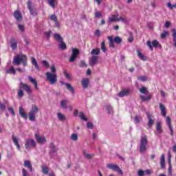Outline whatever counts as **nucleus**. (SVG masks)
<instances>
[{
    "label": "nucleus",
    "mask_w": 176,
    "mask_h": 176,
    "mask_svg": "<svg viewBox=\"0 0 176 176\" xmlns=\"http://www.w3.org/2000/svg\"><path fill=\"white\" fill-rule=\"evenodd\" d=\"M109 41V47H115V43H113V38L111 36L108 37Z\"/></svg>",
    "instance_id": "ea45409f"
},
{
    "label": "nucleus",
    "mask_w": 176,
    "mask_h": 176,
    "mask_svg": "<svg viewBox=\"0 0 176 176\" xmlns=\"http://www.w3.org/2000/svg\"><path fill=\"white\" fill-rule=\"evenodd\" d=\"M78 54H79V50L76 48H74L72 50V56L69 60V63H74L75 60H76V58L78 57Z\"/></svg>",
    "instance_id": "9d476101"
},
{
    "label": "nucleus",
    "mask_w": 176,
    "mask_h": 176,
    "mask_svg": "<svg viewBox=\"0 0 176 176\" xmlns=\"http://www.w3.org/2000/svg\"><path fill=\"white\" fill-rule=\"evenodd\" d=\"M139 91H140V93H141V94H144V95H146V94H148V93H149V91L145 87H142L139 89Z\"/></svg>",
    "instance_id": "c756f323"
},
{
    "label": "nucleus",
    "mask_w": 176,
    "mask_h": 176,
    "mask_svg": "<svg viewBox=\"0 0 176 176\" xmlns=\"http://www.w3.org/2000/svg\"><path fill=\"white\" fill-rule=\"evenodd\" d=\"M57 118L60 122H64V120H67V117H65V115L60 112L57 113Z\"/></svg>",
    "instance_id": "b1692460"
},
{
    "label": "nucleus",
    "mask_w": 176,
    "mask_h": 176,
    "mask_svg": "<svg viewBox=\"0 0 176 176\" xmlns=\"http://www.w3.org/2000/svg\"><path fill=\"white\" fill-rule=\"evenodd\" d=\"M36 146V144L35 141L32 139H28L25 143V149L28 150L31 148H35Z\"/></svg>",
    "instance_id": "423d86ee"
},
{
    "label": "nucleus",
    "mask_w": 176,
    "mask_h": 176,
    "mask_svg": "<svg viewBox=\"0 0 176 176\" xmlns=\"http://www.w3.org/2000/svg\"><path fill=\"white\" fill-rule=\"evenodd\" d=\"M101 50H100V48H95L92 50V51L91 52V56H98Z\"/></svg>",
    "instance_id": "c85d7f7f"
},
{
    "label": "nucleus",
    "mask_w": 176,
    "mask_h": 176,
    "mask_svg": "<svg viewBox=\"0 0 176 176\" xmlns=\"http://www.w3.org/2000/svg\"><path fill=\"white\" fill-rule=\"evenodd\" d=\"M18 28L19 31H21L22 32H24V25H18Z\"/></svg>",
    "instance_id": "e2e57ef3"
},
{
    "label": "nucleus",
    "mask_w": 176,
    "mask_h": 176,
    "mask_svg": "<svg viewBox=\"0 0 176 176\" xmlns=\"http://www.w3.org/2000/svg\"><path fill=\"white\" fill-rule=\"evenodd\" d=\"M166 120V124H167L168 127L171 126V118H170V117L167 116Z\"/></svg>",
    "instance_id": "8fccbe9b"
},
{
    "label": "nucleus",
    "mask_w": 176,
    "mask_h": 176,
    "mask_svg": "<svg viewBox=\"0 0 176 176\" xmlns=\"http://www.w3.org/2000/svg\"><path fill=\"white\" fill-rule=\"evenodd\" d=\"M12 140L14 144V145L16 146L18 151H21V148L20 147V144H19V139L16 138V136L12 135Z\"/></svg>",
    "instance_id": "6ab92c4d"
},
{
    "label": "nucleus",
    "mask_w": 176,
    "mask_h": 176,
    "mask_svg": "<svg viewBox=\"0 0 176 176\" xmlns=\"http://www.w3.org/2000/svg\"><path fill=\"white\" fill-rule=\"evenodd\" d=\"M138 56L140 57V59H142L143 61H146V57L140 52V50H138Z\"/></svg>",
    "instance_id": "4c0bfd02"
},
{
    "label": "nucleus",
    "mask_w": 176,
    "mask_h": 176,
    "mask_svg": "<svg viewBox=\"0 0 176 176\" xmlns=\"http://www.w3.org/2000/svg\"><path fill=\"white\" fill-rule=\"evenodd\" d=\"M51 74H57L56 70V66L54 65H51Z\"/></svg>",
    "instance_id": "3c124183"
},
{
    "label": "nucleus",
    "mask_w": 176,
    "mask_h": 176,
    "mask_svg": "<svg viewBox=\"0 0 176 176\" xmlns=\"http://www.w3.org/2000/svg\"><path fill=\"white\" fill-rule=\"evenodd\" d=\"M23 90H25L28 96H32L33 91L31 87L27 84L21 82L19 85V89L18 91V97H19V98H21L24 96Z\"/></svg>",
    "instance_id": "f257e3e1"
},
{
    "label": "nucleus",
    "mask_w": 176,
    "mask_h": 176,
    "mask_svg": "<svg viewBox=\"0 0 176 176\" xmlns=\"http://www.w3.org/2000/svg\"><path fill=\"white\" fill-rule=\"evenodd\" d=\"M64 75L66 78V79H71V76L68 74L67 71L64 72Z\"/></svg>",
    "instance_id": "338daca9"
},
{
    "label": "nucleus",
    "mask_w": 176,
    "mask_h": 176,
    "mask_svg": "<svg viewBox=\"0 0 176 176\" xmlns=\"http://www.w3.org/2000/svg\"><path fill=\"white\" fill-rule=\"evenodd\" d=\"M80 68H86L87 67V63L85 60H81L79 64Z\"/></svg>",
    "instance_id": "37998d69"
},
{
    "label": "nucleus",
    "mask_w": 176,
    "mask_h": 176,
    "mask_svg": "<svg viewBox=\"0 0 176 176\" xmlns=\"http://www.w3.org/2000/svg\"><path fill=\"white\" fill-rule=\"evenodd\" d=\"M71 140H72V141H78V135L76 133L72 134Z\"/></svg>",
    "instance_id": "09e8293b"
},
{
    "label": "nucleus",
    "mask_w": 176,
    "mask_h": 176,
    "mask_svg": "<svg viewBox=\"0 0 176 176\" xmlns=\"http://www.w3.org/2000/svg\"><path fill=\"white\" fill-rule=\"evenodd\" d=\"M118 16L119 14L112 15V17L109 18V23H113V21H118Z\"/></svg>",
    "instance_id": "bb28decb"
},
{
    "label": "nucleus",
    "mask_w": 176,
    "mask_h": 176,
    "mask_svg": "<svg viewBox=\"0 0 176 176\" xmlns=\"http://www.w3.org/2000/svg\"><path fill=\"white\" fill-rule=\"evenodd\" d=\"M107 168H110V170H113V171L118 172V174H120V175H123V170H122V169H120V168L118 165L109 164H107Z\"/></svg>",
    "instance_id": "0eeeda50"
},
{
    "label": "nucleus",
    "mask_w": 176,
    "mask_h": 176,
    "mask_svg": "<svg viewBox=\"0 0 176 176\" xmlns=\"http://www.w3.org/2000/svg\"><path fill=\"white\" fill-rule=\"evenodd\" d=\"M24 166L28 168L30 171V173H32V165L31 164V162L28 160H25L24 161Z\"/></svg>",
    "instance_id": "4be33fe9"
},
{
    "label": "nucleus",
    "mask_w": 176,
    "mask_h": 176,
    "mask_svg": "<svg viewBox=\"0 0 176 176\" xmlns=\"http://www.w3.org/2000/svg\"><path fill=\"white\" fill-rule=\"evenodd\" d=\"M6 74H12L13 75H16V69H14V67L12 66L10 69L6 70Z\"/></svg>",
    "instance_id": "c9c22d12"
},
{
    "label": "nucleus",
    "mask_w": 176,
    "mask_h": 176,
    "mask_svg": "<svg viewBox=\"0 0 176 176\" xmlns=\"http://www.w3.org/2000/svg\"><path fill=\"white\" fill-rule=\"evenodd\" d=\"M42 173H43V174H49V168H47V166H43Z\"/></svg>",
    "instance_id": "a18cd8bd"
},
{
    "label": "nucleus",
    "mask_w": 176,
    "mask_h": 176,
    "mask_svg": "<svg viewBox=\"0 0 176 176\" xmlns=\"http://www.w3.org/2000/svg\"><path fill=\"white\" fill-rule=\"evenodd\" d=\"M50 154L51 156H53L54 153H57V148H56V146L54 145V143L52 142L50 144Z\"/></svg>",
    "instance_id": "2eb2a0df"
},
{
    "label": "nucleus",
    "mask_w": 176,
    "mask_h": 176,
    "mask_svg": "<svg viewBox=\"0 0 176 176\" xmlns=\"http://www.w3.org/2000/svg\"><path fill=\"white\" fill-rule=\"evenodd\" d=\"M159 45V41L157 40H154L152 43H151V41H147V46L149 47L150 50H153V47H158Z\"/></svg>",
    "instance_id": "ddd939ff"
},
{
    "label": "nucleus",
    "mask_w": 176,
    "mask_h": 176,
    "mask_svg": "<svg viewBox=\"0 0 176 176\" xmlns=\"http://www.w3.org/2000/svg\"><path fill=\"white\" fill-rule=\"evenodd\" d=\"M79 118L81 119V120H84L85 122H87V118L85 117V113L83 112H80L79 113Z\"/></svg>",
    "instance_id": "c03bdc74"
},
{
    "label": "nucleus",
    "mask_w": 176,
    "mask_h": 176,
    "mask_svg": "<svg viewBox=\"0 0 176 176\" xmlns=\"http://www.w3.org/2000/svg\"><path fill=\"white\" fill-rule=\"evenodd\" d=\"M133 120L135 124H138V123H140V118L137 116L134 118Z\"/></svg>",
    "instance_id": "0e129e2a"
},
{
    "label": "nucleus",
    "mask_w": 176,
    "mask_h": 176,
    "mask_svg": "<svg viewBox=\"0 0 176 176\" xmlns=\"http://www.w3.org/2000/svg\"><path fill=\"white\" fill-rule=\"evenodd\" d=\"M156 131L154 132L157 137H160V135L163 133V127L162 126V122H158L155 126Z\"/></svg>",
    "instance_id": "6e6552de"
},
{
    "label": "nucleus",
    "mask_w": 176,
    "mask_h": 176,
    "mask_svg": "<svg viewBox=\"0 0 176 176\" xmlns=\"http://www.w3.org/2000/svg\"><path fill=\"white\" fill-rule=\"evenodd\" d=\"M100 46H101V50L102 51V52L107 53V47H105V41H102Z\"/></svg>",
    "instance_id": "e433bc0d"
},
{
    "label": "nucleus",
    "mask_w": 176,
    "mask_h": 176,
    "mask_svg": "<svg viewBox=\"0 0 176 176\" xmlns=\"http://www.w3.org/2000/svg\"><path fill=\"white\" fill-rule=\"evenodd\" d=\"M138 80H140L141 82H146V76H139L138 77Z\"/></svg>",
    "instance_id": "603ef678"
},
{
    "label": "nucleus",
    "mask_w": 176,
    "mask_h": 176,
    "mask_svg": "<svg viewBox=\"0 0 176 176\" xmlns=\"http://www.w3.org/2000/svg\"><path fill=\"white\" fill-rule=\"evenodd\" d=\"M140 98L142 101H148V100H151V98H152V96L148 95L147 96H145L143 95H140Z\"/></svg>",
    "instance_id": "2f4dec72"
},
{
    "label": "nucleus",
    "mask_w": 176,
    "mask_h": 176,
    "mask_svg": "<svg viewBox=\"0 0 176 176\" xmlns=\"http://www.w3.org/2000/svg\"><path fill=\"white\" fill-rule=\"evenodd\" d=\"M138 176H144L145 175V171L140 169L138 171Z\"/></svg>",
    "instance_id": "13d9d810"
},
{
    "label": "nucleus",
    "mask_w": 176,
    "mask_h": 176,
    "mask_svg": "<svg viewBox=\"0 0 176 176\" xmlns=\"http://www.w3.org/2000/svg\"><path fill=\"white\" fill-rule=\"evenodd\" d=\"M32 64L34 66V68H36L37 71H41V67H39L38 62H36V59H35V58H32Z\"/></svg>",
    "instance_id": "393cba45"
},
{
    "label": "nucleus",
    "mask_w": 176,
    "mask_h": 176,
    "mask_svg": "<svg viewBox=\"0 0 176 176\" xmlns=\"http://www.w3.org/2000/svg\"><path fill=\"white\" fill-rule=\"evenodd\" d=\"M14 17L16 19V21H21L23 19V16L21 15V12L20 11L16 10L14 12Z\"/></svg>",
    "instance_id": "a211bd4d"
},
{
    "label": "nucleus",
    "mask_w": 176,
    "mask_h": 176,
    "mask_svg": "<svg viewBox=\"0 0 176 176\" xmlns=\"http://www.w3.org/2000/svg\"><path fill=\"white\" fill-rule=\"evenodd\" d=\"M67 104H68V100H61L60 102L61 108H63V109H67V108H68L67 107Z\"/></svg>",
    "instance_id": "7c9ffc66"
},
{
    "label": "nucleus",
    "mask_w": 176,
    "mask_h": 176,
    "mask_svg": "<svg viewBox=\"0 0 176 176\" xmlns=\"http://www.w3.org/2000/svg\"><path fill=\"white\" fill-rule=\"evenodd\" d=\"M106 109L109 114L111 115V114L113 113V109L112 108V106H111L110 104L106 105Z\"/></svg>",
    "instance_id": "72a5a7b5"
},
{
    "label": "nucleus",
    "mask_w": 176,
    "mask_h": 176,
    "mask_svg": "<svg viewBox=\"0 0 176 176\" xmlns=\"http://www.w3.org/2000/svg\"><path fill=\"white\" fill-rule=\"evenodd\" d=\"M89 80L87 78H83L82 82H81V85L83 87V89H87V87H89Z\"/></svg>",
    "instance_id": "5701e85b"
},
{
    "label": "nucleus",
    "mask_w": 176,
    "mask_h": 176,
    "mask_svg": "<svg viewBox=\"0 0 176 176\" xmlns=\"http://www.w3.org/2000/svg\"><path fill=\"white\" fill-rule=\"evenodd\" d=\"M160 163H166L164 154H162L160 159Z\"/></svg>",
    "instance_id": "69168bd1"
},
{
    "label": "nucleus",
    "mask_w": 176,
    "mask_h": 176,
    "mask_svg": "<svg viewBox=\"0 0 176 176\" xmlns=\"http://www.w3.org/2000/svg\"><path fill=\"white\" fill-rule=\"evenodd\" d=\"M167 35H168V32L167 31H164V32L162 34H161V38L162 39H164V38H166L167 36Z\"/></svg>",
    "instance_id": "4d7b16f0"
},
{
    "label": "nucleus",
    "mask_w": 176,
    "mask_h": 176,
    "mask_svg": "<svg viewBox=\"0 0 176 176\" xmlns=\"http://www.w3.org/2000/svg\"><path fill=\"white\" fill-rule=\"evenodd\" d=\"M13 63L15 65H20L22 63L23 67H27V56L25 55H18L14 57Z\"/></svg>",
    "instance_id": "f03ea898"
},
{
    "label": "nucleus",
    "mask_w": 176,
    "mask_h": 176,
    "mask_svg": "<svg viewBox=\"0 0 176 176\" xmlns=\"http://www.w3.org/2000/svg\"><path fill=\"white\" fill-rule=\"evenodd\" d=\"M47 3L52 8V9H54L57 3V0H47Z\"/></svg>",
    "instance_id": "cd10ccee"
},
{
    "label": "nucleus",
    "mask_w": 176,
    "mask_h": 176,
    "mask_svg": "<svg viewBox=\"0 0 176 176\" xmlns=\"http://www.w3.org/2000/svg\"><path fill=\"white\" fill-rule=\"evenodd\" d=\"M50 20H52V21H56L58 20L57 16H56V14L50 15Z\"/></svg>",
    "instance_id": "5fc2aeb1"
},
{
    "label": "nucleus",
    "mask_w": 176,
    "mask_h": 176,
    "mask_svg": "<svg viewBox=\"0 0 176 176\" xmlns=\"http://www.w3.org/2000/svg\"><path fill=\"white\" fill-rule=\"evenodd\" d=\"M41 63H42L43 67H45V68H50V64L49 63V62H47V60H42Z\"/></svg>",
    "instance_id": "79ce46f5"
},
{
    "label": "nucleus",
    "mask_w": 176,
    "mask_h": 176,
    "mask_svg": "<svg viewBox=\"0 0 176 176\" xmlns=\"http://www.w3.org/2000/svg\"><path fill=\"white\" fill-rule=\"evenodd\" d=\"M89 64L91 67L97 65V64H98V56H92V57L89 59Z\"/></svg>",
    "instance_id": "9b49d317"
},
{
    "label": "nucleus",
    "mask_w": 176,
    "mask_h": 176,
    "mask_svg": "<svg viewBox=\"0 0 176 176\" xmlns=\"http://www.w3.org/2000/svg\"><path fill=\"white\" fill-rule=\"evenodd\" d=\"M131 93V91L130 90V89L127 88L125 89L122 91H121L119 94H118V97H126V96H129V94H130Z\"/></svg>",
    "instance_id": "4468645a"
},
{
    "label": "nucleus",
    "mask_w": 176,
    "mask_h": 176,
    "mask_svg": "<svg viewBox=\"0 0 176 176\" xmlns=\"http://www.w3.org/2000/svg\"><path fill=\"white\" fill-rule=\"evenodd\" d=\"M114 42H116V43H118L119 45L122 43V38L119 36H116L114 38Z\"/></svg>",
    "instance_id": "de8ad7c7"
},
{
    "label": "nucleus",
    "mask_w": 176,
    "mask_h": 176,
    "mask_svg": "<svg viewBox=\"0 0 176 176\" xmlns=\"http://www.w3.org/2000/svg\"><path fill=\"white\" fill-rule=\"evenodd\" d=\"M45 76L47 80L50 83V85H56V83H57V74L47 72L45 73Z\"/></svg>",
    "instance_id": "20e7f679"
},
{
    "label": "nucleus",
    "mask_w": 176,
    "mask_h": 176,
    "mask_svg": "<svg viewBox=\"0 0 176 176\" xmlns=\"http://www.w3.org/2000/svg\"><path fill=\"white\" fill-rule=\"evenodd\" d=\"M19 115L20 116H21V118L25 120H27L28 118V116H27V113H25V111L24 110V109H23L22 107H19Z\"/></svg>",
    "instance_id": "aec40b11"
},
{
    "label": "nucleus",
    "mask_w": 176,
    "mask_h": 176,
    "mask_svg": "<svg viewBox=\"0 0 176 176\" xmlns=\"http://www.w3.org/2000/svg\"><path fill=\"white\" fill-rule=\"evenodd\" d=\"M39 112V108L36 105H32L30 112L28 113L29 120L31 122H35L36 119V113Z\"/></svg>",
    "instance_id": "7ed1b4c3"
},
{
    "label": "nucleus",
    "mask_w": 176,
    "mask_h": 176,
    "mask_svg": "<svg viewBox=\"0 0 176 176\" xmlns=\"http://www.w3.org/2000/svg\"><path fill=\"white\" fill-rule=\"evenodd\" d=\"M168 174L170 176H173V169L171 168V166L170 165L168 168Z\"/></svg>",
    "instance_id": "052dcab7"
},
{
    "label": "nucleus",
    "mask_w": 176,
    "mask_h": 176,
    "mask_svg": "<svg viewBox=\"0 0 176 176\" xmlns=\"http://www.w3.org/2000/svg\"><path fill=\"white\" fill-rule=\"evenodd\" d=\"M28 78L30 82L31 83H32V85H34L36 90H39V87H38V82L36 81V80L35 78H32V76H28Z\"/></svg>",
    "instance_id": "f3484780"
},
{
    "label": "nucleus",
    "mask_w": 176,
    "mask_h": 176,
    "mask_svg": "<svg viewBox=\"0 0 176 176\" xmlns=\"http://www.w3.org/2000/svg\"><path fill=\"white\" fill-rule=\"evenodd\" d=\"M0 109L1 111H5V109H6V105L2 102H0Z\"/></svg>",
    "instance_id": "680f3d73"
},
{
    "label": "nucleus",
    "mask_w": 176,
    "mask_h": 176,
    "mask_svg": "<svg viewBox=\"0 0 176 176\" xmlns=\"http://www.w3.org/2000/svg\"><path fill=\"white\" fill-rule=\"evenodd\" d=\"M54 38L56 39V41H58V42H63V37H61V35L59 34L56 33L54 35Z\"/></svg>",
    "instance_id": "f704fd0d"
},
{
    "label": "nucleus",
    "mask_w": 176,
    "mask_h": 176,
    "mask_svg": "<svg viewBox=\"0 0 176 176\" xmlns=\"http://www.w3.org/2000/svg\"><path fill=\"white\" fill-rule=\"evenodd\" d=\"M60 47L62 49V50H65V49H67V45L63 42V40L62 42H60Z\"/></svg>",
    "instance_id": "6e6d98bb"
},
{
    "label": "nucleus",
    "mask_w": 176,
    "mask_h": 176,
    "mask_svg": "<svg viewBox=\"0 0 176 176\" xmlns=\"http://www.w3.org/2000/svg\"><path fill=\"white\" fill-rule=\"evenodd\" d=\"M146 115L147 116V119H148V123H147V126L148 127V129H152V126H153L154 123H155V118L152 117V116H151V114L148 112L146 113Z\"/></svg>",
    "instance_id": "1a4fd4ad"
},
{
    "label": "nucleus",
    "mask_w": 176,
    "mask_h": 176,
    "mask_svg": "<svg viewBox=\"0 0 176 176\" xmlns=\"http://www.w3.org/2000/svg\"><path fill=\"white\" fill-rule=\"evenodd\" d=\"M34 136H35L36 142H38V144L43 145V144L46 142V138H45V136H41L38 133H35Z\"/></svg>",
    "instance_id": "f8f14e48"
},
{
    "label": "nucleus",
    "mask_w": 176,
    "mask_h": 176,
    "mask_svg": "<svg viewBox=\"0 0 176 176\" xmlns=\"http://www.w3.org/2000/svg\"><path fill=\"white\" fill-rule=\"evenodd\" d=\"M172 35H173V46H175V47H176V30L175 29H172Z\"/></svg>",
    "instance_id": "473e14b6"
},
{
    "label": "nucleus",
    "mask_w": 176,
    "mask_h": 176,
    "mask_svg": "<svg viewBox=\"0 0 176 176\" xmlns=\"http://www.w3.org/2000/svg\"><path fill=\"white\" fill-rule=\"evenodd\" d=\"M87 129H93V128L94 127V125H93V123L88 122L87 123Z\"/></svg>",
    "instance_id": "bf43d9fd"
},
{
    "label": "nucleus",
    "mask_w": 176,
    "mask_h": 176,
    "mask_svg": "<svg viewBox=\"0 0 176 176\" xmlns=\"http://www.w3.org/2000/svg\"><path fill=\"white\" fill-rule=\"evenodd\" d=\"M82 153H83L85 157H86V159L90 160V159H91V157H93V155L88 154L87 153H86V150H83Z\"/></svg>",
    "instance_id": "58836bf2"
},
{
    "label": "nucleus",
    "mask_w": 176,
    "mask_h": 176,
    "mask_svg": "<svg viewBox=\"0 0 176 176\" xmlns=\"http://www.w3.org/2000/svg\"><path fill=\"white\" fill-rule=\"evenodd\" d=\"M160 109L161 110V115L166 118L167 116V112H166V107L164 106L162 103H160Z\"/></svg>",
    "instance_id": "412c9836"
},
{
    "label": "nucleus",
    "mask_w": 176,
    "mask_h": 176,
    "mask_svg": "<svg viewBox=\"0 0 176 176\" xmlns=\"http://www.w3.org/2000/svg\"><path fill=\"white\" fill-rule=\"evenodd\" d=\"M44 35L47 38V39H50V36H52V30H49L48 32H45Z\"/></svg>",
    "instance_id": "49530a36"
},
{
    "label": "nucleus",
    "mask_w": 176,
    "mask_h": 176,
    "mask_svg": "<svg viewBox=\"0 0 176 176\" xmlns=\"http://www.w3.org/2000/svg\"><path fill=\"white\" fill-rule=\"evenodd\" d=\"M118 21H122V23H124L125 24H127L129 23V20H127V18L120 16L118 18Z\"/></svg>",
    "instance_id": "a19ab883"
},
{
    "label": "nucleus",
    "mask_w": 176,
    "mask_h": 176,
    "mask_svg": "<svg viewBox=\"0 0 176 176\" xmlns=\"http://www.w3.org/2000/svg\"><path fill=\"white\" fill-rule=\"evenodd\" d=\"M61 85H65L67 90H69L72 94H75V89L69 83L65 82L64 81H60Z\"/></svg>",
    "instance_id": "dca6fc26"
},
{
    "label": "nucleus",
    "mask_w": 176,
    "mask_h": 176,
    "mask_svg": "<svg viewBox=\"0 0 176 176\" xmlns=\"http://www.w3.org/2000/svg\"><path fill=\"white\" fill-rule=\"evenodd\" d=\"M10 46L12 50H16L17 48V42H16V40L14 38L11 39Z\"/></svg>",
    "instance_id": "a878e982"
},
{
    "label": "nucleus",
    "mask_w": 176,
    "mask_h": 176,
    "mask_svg": "<svg viewBox=\"0 0 176 176\" xmlns=\"http://www.w3.org/2000/svg\"><path fill=\"white\" fill-rule=\"evenodd\" d=\"M8 110L12 115V116H16V113H14V110H13V107H8Z\"/></svg>",
    "instance_id": "864d4df0"
},
{
    "label": "nucleus",
    "mask_w": 176,
    "mask_h": 176,
    "mask_svg": "<svg viewBox=\"0 0 176 176\" xmlns=\"http://www.w3.org/2000/svg\"><path fill=\"white\" fill-rule=\"evenodd\" d=\"M148 145V139L146 136H144L140 140V153H145L146 151V146Z\"/></svg>",
    "instance_id": "39448f33"
},
{
    "label": "nucleus",
    "mask_w": 176,
    "mask_h": 176,
    "mask_svg": "<svg viewBox=\"0 0 176 176\" xmlns=\"http://www.w3.org/2000/svg\"><path fill=\"white\" fill-rule=\"evenodd\" d=\"M95 17H96L97 19H100V17H101V12H95Z\"/></svg>",
    "instance_id": "774afa93"
}]
</instances>
